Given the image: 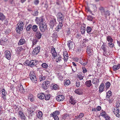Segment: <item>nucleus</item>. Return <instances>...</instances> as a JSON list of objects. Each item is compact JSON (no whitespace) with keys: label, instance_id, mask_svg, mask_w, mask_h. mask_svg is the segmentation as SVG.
Returning a JSON list of instances; mask_svg holds the SVG:
<instances>
[{"label":"nucleus","instance_id":"69168bd1","mask_svg":"<svg viewBox=\"0 0 120 120\" xmlns=\"http://www.w3.org/2000/svg\"><path fill=\"white\" fill-rule=\"evenodd\" d=\"M64 61H67L68 59V56H64Z\"/></svg>","mask_w":120,"mask_h":120},{"label":"nucleus","instance_id":"79ce46f5","mask_svg":"<svg viewBox=\"0 0 120 120\" xmlns=\"http://www.w3.org/2000/svg\"><path fill=\"white\" fill-rule=\"evenodd\" d=\"M80 63L82 65H86L87 63V61H86L85 60H84V61H81L80 62Z\"/></svg>","mask_w":120,"mask_h":120},{"label":"nucleus","instance_id":"de8ad7c7","mask_svg":"<svg viewBox=\"0 0 120 120\" xmlns=\"http://www.w3.org/2000/svg\"><path fill=\"white\" fill-rule=\"evenodd\" d=\"M5 17L4 14L1 16H0V20L2 21L5 19Z\"/></svg>","mask_w":120,"mask_h":120},{"label":"nucleus","instance_id":"9d476101","mask_svg":"<svg viewBox=\"0 0 120 120\" xmlns=\"http://www.w3.org/2000/svg\"><path fill=\"white\" fill-rule=\"evenodd\" d=\"M40 47L38 46L36 47L33 50V53L34 55H36L38 54L40 51Z\"/></svg>","mask_w":120,"mask_h":120},{"label":"nucleus","instance_id":"b1692460","mask_svg":"<svg viewBox=\"0 0 120 120\" xmlns=\"http://www.w3.org/2000/svg\"><path fill=\"white\" fill-rule=\"evenodd\" d=\"M47 26L46 24H44L42 23L41 25L39 27L40 30H46L47 28Z\"/></svg>","mask_w":120,"mask_h":120},{"label":"nucleus","instance_id":"a211bd4d","mask_svg":"<svg viewBox=\"0 0 120 120\" xmlns=\"http://www.w3.org/2000/svg\"><path fill=\"white\" fill-rule=\"evenodd\" d=\"M62 23V22H59V23L55 28L56 30L62 29V28L63 25Z\"/></svg>","mask_w":120,"mask_h":120},{"label":"nucleus","instance_id":"bf43d9fd","mask_svg":"<svg viewBox=\"0 0 120 120\" xmlns=\"http://www.w3.org/2000/svg\"><path fill=\"white\" fill-rule=\"evenodd\" d=\"M82 69L83 72L84 73H85L87 72V70L85 67H82Z\"/></svg>","mask_w":120,"mask_h":120},{"label":"nucleus","instance_id":"5fc2aeb1","mask_svg":"<svg viewBox=\"0 0 120 120\" xmlns=\"http://www.w3.org/2000/svg\"><path fill=\"white\" fill-rule=\"evenodd\" d=\"M50 97V95L49 94L47 95H45V100H49Z\"/></svg>","mask_w":120,"mask_h":120},{"label":"nucleus","instance_id":"338daca9","mask_svg":"<svg viewBox=\"0 0 120 120\" xmlns=\"http://www.w3.org/2000/svg\"><path fill=\"white\" fill-rule=\"evenodd\" d=\"M22 120H25V116L24 114H22V115L20 116Z\"/></svg>","mask_w":120,"mask_h":120},{"label":"nucleus","instance_id":"8fccbe9b","mask_svg":"<svg viewBox=\"0 0 120 120\" xmlns=\"http://www.w3.org/2000/svg\"><path fill=\"white\" fill-rule=\"evenodd\" d=\"M2 94L3 95L5 96L7 94V92H6L5 90L4 89H2Z\"/></svg>","mask_w":120,"mask_h":120},{"label":"nucleus","instance_id":"39448f33","mask_svg":"<svg viewBox=\"0 0 120 120\" xmlns=\"http://www.w3.org/2000/svg\"><path fill=\"white\" fill-rule=\"evenodd\" d=\"M36 19L35 21L38 24H41L43 23L44 20L43 16H41L40 17H36Z\"/></svg>","mask_w":120,"mask_h":120},{"label":"nucleus","instance_id":"ea45409f","mask_svg":"<svg viewBox=\"0 0 120 120\" xmlns=\"http://www.w3.org/2000/svg\"><path fill=\"white\" fill-rule=\"evenodd\" d=\"M107 115V114L105 111H103L101 113V114L100 115L104 117L105 116H106Z\"/></svg>","mask_w":120,"mask_h":120},{"label":"nucleus","instance_id":"c756f323","mask_svg":"<svg viewBox=\"0 0 120 120\" xmlns=\"http://www.w3.org/2000/svg\"><path fill=\"white\" fill-rule=\"evenodd\" d=\"M62 58L60 55H59L57 56L56 57V62H58L61 60V59Z\"/></svg>","mask_w":120,"mask_h":120},{"label":"nucleus","instance_id":"603ef678","mask_svg":"<svg viewBox=\"0 0 120 120\" xmlns=\"http://www.w3.org/2000/svg\"><path fill=\"white\" fill-rule=\"evenodd\" d=\"M77 78H79L80 80H82L84 77V76L82 75H79L77 76Z\"/></svg>","mask_w":120,"mask_h":120},{"label":"nucleus","instance_id":"7c9ffc66","mask_svg":"<svg viewBox=\"0 0 120 120\" xmlns=\"http://www.w3.org/2000/svg\"><path fill=\"white\" fill-rule=\"evenodd\" d=\"M38 39L35 37L32 40V43L33 45H35L36 43L38 41Z\"/></svg>","mask_w":120,"mask_h":120},{"label":"nucleus","instance_id":"473e14b6","mask_svg":"<svg viewBox=\"0 0 120 120\" xmlns=\"http://www.w3.org/2000/svg\"><path fill=\"white\" fill-rule=\"evenodd\" d=\"M41 66L42 68L45 69H47L48 67V65L46 63H43L41 65Z\"/></svg>","mask_w":120,"mask_h":120},{"label":"nucleus","instance_id":"dca6fc26","mask_svg":"<svg viewBox=\"0 0 120 120\" xmlns=\"http://www.w3.org/2000/svg\"><path fill=\"white\" fill-rule=\"evenodd\" d=\"M25 42L26 41L24 39L21 38L19 41L18 45H22L24 44Z\"/></svg>","mask_w":120,"mask_h":120},{"label":"nucleus","instance_id":"3c124183","mask_svg":"<svg viewBox=\"0 0 120 120\" xmlns=\"http://www.w3.org/2000/svg\"><path fill=\"white\" fill-rule=\"evenodd\" d=\"M59 87L56 84L55 85L53 86V88L55 90L59 88Z\"/></svg>","mask_w":120,"mask_h":120},{"label":"nucleus","instance_id":"c03bdc74","mask_svg":"<svg viewBox=\"0 0 120 120\" xmlns=\"http://www.w3.org/2000/svg\"><path fill=\"white\" fill-rule=\"evenodd\" d=\"M99 81L98 79H96L94 78L93 79L92 82L94 84L97 83Z\"/></svg>","mask_w":120,"mask_h":120},{"label":"nucleus","instance_id":"4c0bfd02","mask_svg":"<svg viewBox=\"0 0 120 120\" xmlns=\"http://www.w3.org/2000/svg\"><path fill=\"white\" fill-rule=\"evenodd\" d=\"M34 96L32 94H31L29 95V97L28 99H30V101L31 102H32L34 101Z\"/></svg>","mask_w":120,"mask_h":120},{"label":"nucleus","instance_id":"37998d69","mask_svg":"<svg viewBox=\"0 0 120 120\" xmlns=\"http://www.w3.org/2000/svg\"><path fill=\"white\" fill-rule=\"evenodd\" d=\"M87 19L88 20L90 21H92L93 19V17L92 16L89 15L87 16Z\"/></svg>","mask_w":120,"mask_h":120},{"label":"nucleus","instance_id":"680f3d73","mask_svg":"<svg viewBox=\"0 0 120 120\" xmlns=\"http://www.w3.org/2000/svg\"><path fill=\"white\" fill-rule=\"evenodd\" d=\"M85 26L84 25L83 26H82L81 27L80 30H86V28Z\"/></svg>","mask_w":120,"mask_h":120},{"label":"nucleus","instance_id":"f8f14e48","mask_svg":"<svg viewBox=\"0 0 120 120\" xmlns=\"http://www.w3.org/2000/svg\"><path fill=\"white\" fill-rule=\"evenodd\" d=\"M37 96L39 99H43L45 98V94L42 93L38 94L37 95Z\"/></svg>","mask_w":120,"mask_h":120},{"label":"nucleus","instance_id":"a18cd8bd","mask_svg":"<svg viewBox=\"0 0 120 120\" xmlns=\"http://www.w3.org/2000/svg\"><path fill=\"white\" fill-rule=\"evenodd\" d=\"M32 27L31 25H28L27 27L26 30H30L32 29Z\"/></svg>","mask_w":120,"mask_h":120},{"label":"nucleus","instance_id":"72a5a7b5","mask_svg":"<svg viewBox=\"0 0 120 120\" xmlns=\"http://www.w3.org/2000/svg\"><path fill=\"white\" fill-rule=\"evenodd\" d=\"M39 80L40 81H41L43 80H45V77L43 76V75H41L39 76Z\"/></svg>","mask_w":120,"mask_h":120},{"label":"nucleus","instance_id":"864d4df0","mask_svg":"<svg viewBox=\"0 0 120 120\" xmlns=\"http://www.w3.org/2000/svg\"><path fill=\"white\" fill-rule=\"evenodd\" d=\"M80 82L79 81H76L75 83L76 86L77 87H79V86H80Z\"/></svg>","mask_w":120,"mask_h":120},{"label":"nucleus","instance_id":"a19ab883","mask_svg":"<svg viewBox=\"0 0 120 120\" xmlns=\"http://www.w3.org/2000/svg\"><path fill=\"white\" fill-rule=\"evenodd\" d=\"M108 44L109 46L111 48H113L114 46V44L112 42H109Z\"/></svg>","mask_w":120,"mask_h":120},{"label":"nucleus","instance_id":"5701e85b","mask_svg":"<svg viewBox=\"0 0 120 120\" xmlns=\"http://www.w3.org/2000/svg\"><path fill=\"white\" fill-rule=\"evenodd\" d=\"M75 92L79 95L81 94L82 93V90L79 88L75 90Z\"/></svg>","mask_w":120,"mask_h":120},{"label":"nucleus","instance_id":"a878e982","mask_svg":"<svg viewBox=\"0 0 120 120\" xmlns=\"http://www.w3.org/2000/svg\"><path fill=\"white\" fill-rule=\"evenodd\" d=\"M30 66L32 67L34 66H35L36 65V64H35L34 62V60H32L30 61H29Z\"/></svg>","mask_w":120,"mask_h":120},{"label":"nucleus","instance_id":"13d9d810","mask_svg":"<svg viewBox=\"0 0 120 120\" xmlns=\"http://www.w3.org/2000/svg\"><path fill=\"white\" fill-rule=\"evenodd\" d=\"M38 12L37 11L34 12V13L32 14V15L34 16H37L38 15Z\"/></svg>","mask_w":120,"mask_h":120},{"label":"nucleus","instance_id":"774afa93","mask_svg":"<svg viewBox=\"0 0 120 120\" xmlns=\"http://www.w3.org/2000/svg\"><path fill=\"white\" fill-rule=\"evenodd\" d=\"M89 40L86 39H83L82 41V42L84 43H85L86 42H87Z\"/></svg>","mask_w":120,"mask_h":120},{"label":"nucleus","instance_id":"e2e57ef3","mask_svg":"<svg viewBox=\"0 0 120 120\" xmlns=\"http://www.w3.org/2000/svg\"><path fill=\"white\" fill-rule=\"evenodd\" d=\"M104 117L105 120H110V117L107 114L106 116H105Z\"/></svg>","mask_w":120,"mask_h":120},{"label":"nucleus","instance_id":"49530a36","mask_svg":"<svg viewBox=\"0 0 120 120\" xmlns=\"http://www.w3.org/2000/svg\"><path fill=\"white\" fill-rule=\"evenodd\" d=\"M38 28V26L36 25H34L32 27V29L33 30H37Z\"/></svg>","mask_w":120,"mask_h":120},{"label":"nucleus","instance_id":"f3484780","mask_svg":"<svg viewBox=\"0 0 120 120\" xmlns=\"http://www.w3.org/2000/svg\"><path fill=\"white\" fill-rule=\"evenodd\" d=\"M85 85L89 87H90L91 86L92 87L93 86L91 83V80L87 81L85 82Z\"/></svg>","mask_w":120,"mask_h":120},{"label":"nucleus","instance_id":"aec40b11","mask_svg":"<svg viewBox=\"0 0 120 120\" xmlns=\"http://www.w3.org/2000/svg\"><path fill=\"white\" fill-rule=\"evenodd\" d=\"M111 94V92L110 90L109 91L106 93V99L108 100H110V97Z\"/></svg>","mask_w":120,"mask_h":120},{"label":"nucleus","instance_id":"6e6552de","mask_svg":"<svg viewBox=\"0 0 120 120\" xmlns=\"http://www.w3.org/2000/svg\"><path fill=\"white\" fill-rule=\"evenodd\" d=\"M56 19H53L50 20V28L52 29V28L54 26L56 25Z\"/></svg>","mask_w":120,"mask_h":120},{"label":"nucleus","instance_id":"20e7f679","mask_svg":"<svg viewBox=\"0 0 120 120\" xmlns=\"http://www.w3.org/2000/svg\"><path fill=\"white\" fill-rule=\"evenodd\" d=\"M57 16L58 20H59V22H62L64 19V15L61 13L59 12L57 14Z\"/></svg>","mask_w":120,"mask_h":120},{"label":"nucleus","instance_id":"4be33fe9","mask_svg":"<svg viewBox=\"0 0 120 120\" xmlns=\"http://www.w3.org/2000/svg\"><path fill=\"white\" fill-rule=\"evenodd\" d=\"M104 85L103 83H102L100 85L99 88V91L100 93L103 92L104 89Z\"/></svg>","mask_w":120,"mask_h":120},{"label":"nucleus","instance_id":"09e8293b","mask_svg":"<svg viewBox=\"0 0 120 120\" xmlns=\"http://www.w3.org/2000/svg\"><path fill=\"white\" fill-rule=\"evenodd\" d=\"M105 86L106 88H109L110 86V83L109 82H107L105 83Z\"/></svg>","mask_w":120,"mask_h":120},{"label":"nucleus","instance_id":"2eb2a0df","mask_svg":"<svg viewBox=\"0 0 120 120\" xmlns=\"http://www.w3.org/2000/svg\"><path fill=\"white\" fill-rule=\"evenodd\" d=\"M74 43L71 41H68L67 45L70 49H71L73 46Z\"/></svg>","mask_w":120,"mask_h":120},{"label":"nucleus","instance_id":"c85d7f7f","mask_svg":"<svg viewBox=\"0 0 120 120\" xmlns=\"http://www.w3.org/2000/svg\"><path fill=\"white\" fill-rule=\"evenodd\" d=\"M106 40H107L109 42H112L113 41V40L112 39V38L110 36H109L107 37Z\"/></svg>","mask_w":120,"mask_h":120},{"label":"nucleus","instance_id":"393cba45","mask_svg":"<svg viewBox=\"0 0 120 120\" xmlns=\"http://www.w3.org/2000/svg\"><path fill=\"white\" fill-rule=\"evenodd\" d=\"M42 113L41 111L38 112L37 114L38 117L40 119H42L43 118L42 117Z\"/></svg>","mask_w":120,"mask_h":120},{"label":"nucleus","instance_id":"f257e3e1","mask_svg":"<svg viewBox=\"0 0 120 120\" xmlns=\"http://www.w3.org/2000/svg\"><path fill=\"white\" fill-rule=\"evenodd\" d=\"M99 10L102 14L104 16L106 19H107L108 16H109L111 15L110 11L109 10H107L105 11V8L103 7H100Z\"/></svg>","mask_w":120,"mask_h":120},{"label":"nucleus","instance_id":"4d7b16f0","mask_svg":"<svg viewBox=\"0 0 120 120\" xmlns=\"http://www.w3.org/2000/svg\"><path fill=\"white\" fill-rule=\"evenodd\" d=\"M29 64V61L28 60L26 61L24 63V64L25 65L28 66H30Z\"/></svg>","mask_w":120,"mask_h":120},{"label":"nucleus","instance_id":"1a4fd4ad","mask_svg":"<svg viewBox=\"0 0 120 120\" xmlns=\"http://www.w3.org/2000/svg\"><path fill=\"white\" fill-rule=\"evenodd\" d=\"M56 100L59 101H63L65 99V98L63 95H60L56 96Z\"/></svg>","mask_w":120,"mask_h":120},{"label":"nucleus","instance_id":"7ed1b4c3","mask_svg":"<svg viewBox=\"0 0 120 120\" xmlns=\"http://www.w3.org/2000/svg\"><path fill=\"white\" fill-rule=\"evenodd\" d=\"M107 47L104 44L101 47V49L103 50L104 51L103 55L105 56H106V55H109L110 54L109 52L107 51V49L106 48Z\"/></svg>","mask_w":120,"mask_h":120},{"label":"nucleus","instance_id":"bb28decb","mask_svg":"<svg viewBox=\"0 0 120 120\" xmlns=\"http://www.w3.org/2000/svg\"><path fill=\"white\" fill-rule=\"evenodd\" d=\"M35 36L38 39H40L41 37V34L40 32L38 31L36 33Z\"/></svg>","mask_w":120,"mask_h":120},{"label":"nucleus","instance_id":"9b49d317","mask_svg":"<svg viewBox=\"0 0 120 120\" xmlns=\"http://www.w3.org/2000/svg\"><path fill=\"white\" fill-rule=\"evenodd\" d=\"M5 53L6 58L8 60H10L11 59L10 52L8 51H5Z\"/></svg>","mask_w":120,"mask_h":120},{"label":"nucleus","instance_id":"2f4dec72","mask_svg":"<svg viewBox=\"0 0 120 120\" xmlns=\"http://www.w3.org/2000/svg\"><path fill=\"white\" fill-rule=\"evenodd\" d=\"M19 91H20L21 93H23L24 92V89L23 88L22 86L20 85L19 87Z\"/></svg>","mask_w":120,"mask_h":120},{"label":"nucleus","instance_id":"ddd939ff","mask_svg":"<svg viewBox=\"0 0 120 120\" xmlns=\"http://www.w3.org/2000/svg\"><path fill=\"white\" fill-rule=\"evenodd\" d=\"M113 71H116L118 69H120L119 71H120V64H118L117 65H114L112 68Z\"/></svg>","mask_w":120,"mask_h":120},{"label":"nucleus","instance_id":"0eeeda50","mask_svg":"<svg viewBox=\"0 0 120 120\" xmlns=\"http://www.w3.org/2000/svg\"><path fill=\"white\" fill-rule=\"evenodd\" d=\"M50 82L49 81L47 80L44 82L42 85V86L43 88L46 89L50 86Z\"/></svg>","mask_w":120,"mask_h":120},{"label":"nucleus","instance_id":"e433bc0d","mask_svg":"<svg viewBox=\"0 0 120 120\" xmlns=\"http://www.w3.org/2000/svg\"><path fill=\"white\" fill-rule=\"evenodd\" d=\"M69 116V114L67 113L65 114L64 115H62V118L64 120H65L67 117H68Z\"/></svg>","mask_w":120,"mask_h":120},{"label":"nucleus","instance_id":"c9c22d12","mask_svg":"<svg viewBox=\"0 0 120 120\" xmlns=\"http://www.w3.org/2000/svg\"><path fill=\"white\" fill-rule=\"evenodd\" d=\"M86 50V52L89 54L90 53L92 52L93 51V50L92 49H91L89 48H88V46H87Z\"/></svg>","mask_w":120,"mask_h":120},{"label":"nucleus","instance_id":"4468645a","mask_svg":"<svg viewBox=\"0 0 120 120\" xmlns=\"http://www.w3.org/2000/svg\"><path fill=\"white\" fill-rule=\"evenodd\" d=\"M69 101L71 104L73 105H75L76 102L72 96H71L70 98Z\"/></svg>","mask_w":120,"mask_h":120},{"label":"nucleus","instance_id":"0e129e2a","mask_svg":"<svg viewBox=\"0 0 120 120\" xmlns=\"http://www.w3.org/2000/svg\"><path fill=\"white\" fill-rule=\"evenodd\" d=\"M83 114L82 113H81L79 115V116L78 117H79V118H81L83 117Z\"/></svg>","mask_w":120,"mask_h":120},{"label":"nucleus","instance_id":"58836bf2","mask_svg":"<svg viewBox=\"0 0 120 120\" xmlns=\"http://www.w3.org/2000/svg\"><path fill=\"white\" fill-rule=\"evenodd\" d=\"M64 85H68L70 83V81L69 80H68L66 81H64Z\"/></svg>","mask_w":120,"mask_h":120},{"label":"nucleus","instance_id":"412c9836","mask_svg":"<svg viewBox=\"0 0 120 120\" xmlns=\"http://www.w3.org/2000/svg\"><path fill=\"white\" fill-rule=\"evenodd\" d=\"M59 112L58 111L56 110L53 112L52 114H50L51 116L53 117L58 116L59 114Z\"/></svg>","mask_w":120,"mask_h":120},{"label":"nucleus","instance_id":"cd10ccee","mask_svg":"<svg viewBox=\"0 0 120 120\" xmlns=\"http://www.w3.org/2000/svg\"><path fill=\"white\" fill-rule=\"evenodd\" d=\"M114 110L113 111V113L114 114H116V113L119 112H120V109L118 107H115L113 108Z\"/></svg>","mask_w":120,"mask_h":120},{"label":"nucleus","instance_id":"052dcab7","mask_svg":"<svg viewBox=\"0 0 120 120\" xmlns=\"http://www.w3.org/2000/svg\"><path fill=\"white\" fill-rule=\"evenodd\" d=\"M39 3V1L38 0H35L34 2V4L36 5H37Z\"/></svg>","mask_w":120,"mask_h":120},{"label":"nucleus","instance_id":"f03ea898","mask_svg":"<svg viewBox=\"0 0 120 120\" xmlns=\"http://www.w3.org/2000/svg\"><path fill=\"white\" fill-rule=\"evenodd\" d=\"M29 77L30 80L33 83L36 84L38 82V79L37 78L35 74L33 71H31L30 73Z\"/></svg>","mask_w":120,"mask_h":120},{"label":"nucleus","instance_id":"423d86ee","mask_svg":"<svg viewBox=\"0 0 120 120\" xmlns=\"http://www.w3.org/2000/svg\"><path fill=\"white\" fill-rule=\"evenodd\" d=\"M23 22L22 21L20 22L17 25L16 30H22L23 29Z\"/></svg>","mask_w":120,"mask_h":120},{"label":"nucleus","instance_id":"6ab92c4d","mask_svg":"<svg viewBox=\"0 0 120 120\" xmlns=\"http://www.w3.org/2000/svg\"><path fill=\"white\" fill-rule=\"evenodd\" d=\"M51 51L52 56L55 57H56V52L55 49L54 48H52L51 49Z\"/></svg>","mask_w":120,"mask_h":120},{"label":"nucleus","instance_id":"6e6d98bb","mask_svg":"<svg viewBox=\"0 0 120 120\" xmlns=\"http://www.w3.org/2000/svg\"><path fill=\"white\" fill-rule=\"evenodd\" d=\"M17 67H18L19 69H21L23 68V65L21 63L19 64L17 66Z\"/></svg>","mask_w":120,"mask_h":120},{"label":"nucleus","instance_id":"f704fd0d","mask_svg":"<svg viewBox=\"0 0 120 120\" xmlns=\"http://www.w3.org/2000/svg\"><path fill=\"white\" fill-rule=\"evenodd\" d=\"M86 11L87 12H89L92 15H94V14L92 13V11L91 10L90 8L88 7H87L86 8Z\"/></svg>","mask_w":120,"mask_h":120}]
</instances>
